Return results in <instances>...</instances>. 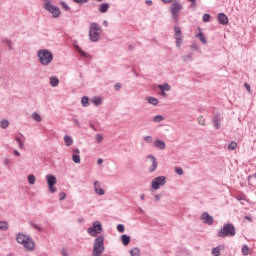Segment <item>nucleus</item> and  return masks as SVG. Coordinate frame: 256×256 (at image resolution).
<instances>
[{
  "mask_svg": "<svg viewBox=\"0 0 256 256\" xmlns=\"http://www.w3.org/2000/svg\"><path fill=\"white\" fill-rule=\"evenodd\" d=\"M95 139H96L97 143H101V141H103V135L96 134Z\"/></svg>",
  "mask_w": 256,
  "mask_h": 256,
  "instance_id": "58836bf2",
  "label": "nucleus"
},
{
  "mask_svg": "<svg viewBox=\"0 0 256 256\" xmlns=\"http://www.w3.org/2000/svg\"><path fill=\"white\" fill-rule=\"evenodd\" d=\"M147 159H150V161L152 163L150 168H149V171H150V173H153V171H155L157 169V159L154 156H151V155H149L147 157Z\"/></svg>",
  "mask_w": 256,
  "mask_h": 256,
  "instance_id": "2eb2a0df",
  "label": "nucleus"
},
{
  "mask_svg": "<svg viewBox=\"0 0 256 256\" xmlns=\"http://www.w3.org/2000/svg\"><path fill=\"white\" fill-rule=\"evenodd\" d=\"M237 231L235 230V226L233 224H227L225 226V236L226 237H235Z\"/></svg>",
  "mask_w": 256,
  "mask_h": 256,
  "instance_id": "9b49d317",
  "label": "nucleus"
},
{
  "mask_svg": "<svg viewBox=\"0 0 256 256\" xmlns=\"http://www.w3.org/2000/svg\"><path fill=\"white\" fill-rule=\"evenodd\" d=\"M14 155H16V157H20V156H21V153H19V151L15 150V151H14Z\"/></svg>",
  "mask_w": 256,
  "mask_h": 256,
  "instance_id": "5fc2aeb1",
  "label": "nucleus"
},
{
  "mask_svg": "<svg viewBox=\"0 0 256 256\" xmlns=\"http://www.w3.org/2000/svg\"><path fill=\"white\" fill-rule=\"evenodd\" d=\"M181 9H183V6H181V4H179L178 2L172 3L170 11L175 23H177V21L179 20V13H181Z\"/></svg>",
  "mask_w": 256,
  "mask_h": 256,
  "instance_id": "0eeeda50",
  "label": "nucleus"
},
{
  "mask_svg": "<svg viewBox=\"0 0 256 256\" xmlns=\"http://www.w3.org/2000/svg\"><path fill=\"white\" fill-rule=\"evenodd\" d=\"M32 227H33L34 229H39V231H41V228H39V227H38L37 225H35V224H33Z\"/></svg>",
  "mask_w": 256,
  "mask_h": 256,
  "instance_id": "bf43d9fd",
  "label": "nucleus"
},
{
  "mask_svg": "<svg viewBox=\"0 0 256 256\" xmlns=\"http://www.w3.org/2000/svg\"><path fill=\"white\" fill-rule=\"evenodd\" d=\"M87 233H89L91 237H97V235H101V233H103V226L101 225V222H93L92 226L87 229Z\"/></svg>",
  "mask_w": 256,
  "mask_h": 256,
  "instance_id": "20e7f679",
  "label": "nucleus"
},
{
  "mask_svg": "<svg viewBox=\"0 0 256 256\" xmlns=\"http://www.w3.org/2000/svg\"><path fill=\"white\" fill-rule=\"evenodd\" d=\"M198 123H199V125H205V118H203V116H199L198 117Z\"/></svg>",
  "mask_w": 256,
  "mask_h": 256,
  "instance_id": "a19ab883",
  "label": "nucleus"
},
{
  "mask_svg": "<svg viewBox=\"0 0 256 256\" xmlns=\"http://www.w3.org/2000/svg\"><path fill=\"white\" fill-rule=\"evenodd\" d=\"M61 5H62V9H63L64 11H69V6L67 5V3L62 2Z\"/></svg>",
  "mask_w": 256,
  "mask_h": 256,
  "instance_id": "49530a36",
  "label": "nucleus"
},
{
  "mask_svg": "<svg viewBox=\"0 0 256 256\" xmlns=\"http://www.w3.org/2000/svg\"><path fill=\"white\" fill-rule=\"evenodd\" d=\"M202 19H203L204 23H209V21L211 19V15L204 14Z\"/></svg>",
  "mask_w": 256,
  "mask_h": 256,
  "instance_id": "c9c22d12",
  "label": "nucleus"
},
{
  "mask_svg": "<svg viewBox=\"0 0 256 256\" xmlns=\"http://www.w3.org/2000/svg\"><path fill=\"white\" fill-rule=\"evenodd\" d=\"M97 164H98V165L103 164V159L99 158V159L97 160Z\"/></svg>",
  "mask_w": 256,
  "mask_h": 256,
  "instance_id": "6e6d98bb",
  "label": "nucleus"
},
{
  "mask_svg": "<svg viewBox=\"0 0 256 256\" xmlns=\"http://www.w3.org/2000/svg\"><path fill=\"white\" fill-rule=\"evenodd\" d=\"M198 31H200L196 37H198V39H200L201 43H203L204 45L207 43V39H205V35L203 34V32H201V28H198Z\"/></svg>",
  "mask_w": 256,
  "mask_h": 256,
  "instance_id": "a211bd4d",
  "label": "nucleus"
},
{
  "mask_svg": "<svg viewBox=\"0 0 256 256\" xmlns=\"http://www.w3.org/2000/svg\"><path fill=\"white\" fill-rule=\"evenodd\" d=\"M160 95H162V97H167V93H165V90H161Z\"/></svg>",
  "mask_w": 256,
  "mask_h": 256,
  "instance_id": "864d4df0",
  "label": "nucleus"
},
{
  "mask_svg": "<svg viewBox=\"0 0 256 256\" xmlns=\"http://www.w3.org/2000/svg\"><path fill=\"white\" fill-rule=\"evenodd\" d=\"M94 191L96 195H105V190L101 188V182L99 181L94 182Z\"/></svg>",
  "mask_w": 256,
  "mask_h": 256,
  "instance_id": "ddd939ff",
  "label": "nucleus"
},
{
  "mask_svg": "<svg viewBox=\"0 0 256 256\" xmlns=\"http://www.w3.org/2000/svg\"><path fill=\"white\" fill-rule=\"evenodd\" d=\"M188 1H190V3H193L195 5L196 0H188Z\"/></svg>",
  "mask_w": 256,
  "mask_h": 256,
  "instance_id": "338daca9",
  "label": "nucleus"
},
{
  "mask_svg": "<svg viewBox=\"0 0 256 256\" xmlns=\"http://www.w3.org/2000/svg\"><path fill=\"white\" fill-rule=\"evenodd\" d=\"M147 101L150 105H159V100L155 97H148Z\"/></svg>",
  "mask_w": 256,
  "mask_h": 256,
  "instance_id": "5701e85b",
  "label": "nucleus"
},
{
  "mask_svg": "<svg viewBox=\"0 0 256 256\" xmlns=\"http://www.w3.org/2000/svg\"><path fill=\"white\" fill-rule=\"evenodd\" d=\"M16 141L19 144L20 149H23V141L20 138H16Z\"/></svg>",
  "mask_w": 256,
  "mask_h": 256,
  "instance_id": "09e8293b",
  "label": "nucleus"
},
{
  "mask_svg": "<svg viewBox=\"0 0 256 256\" xmlns=\"http://www.w3.org/2000/svg\"><path fill=\"white\" fill-rule=\"evenodd\" d=\"M244 87L248 91V93L251 94V86L249 85V83H244Z\"/></svg>",
  "mask_w": 256,
  "mask_h": 256,
  "instance_id": "de8ad7c7",
  "label": "nucleus"
},
{
  "mask_svg": "<svg viewBox=\"0 0 256 256\" xmlns=\"http://www.w3.org/2000/svg\"><path fill=\"white\" fill-rule=\"evenodd\" d=\"M161 91H171V86L168 83L158 85Z\"/></svg>",
  "mask_w": 256,
  "mask_h": 256,
  "instance_id": "412c9836",
  "label": "nucleus"
},
{
  "mask_svg": "<svg viewBox=\"0 0 256 256\" xmlns=\"http://www.w3.org/2000/svg\"><path fill=\"white\" fill-rule=\"evenodd\" d=\"M146 4H147V5H153V1L148 0V1H146Z\"/></svg>",
  "mask_w": 256,
  "mask_h": 256,
  "instance_id": "13d9d810",
  "label": "nucleus"
},
{
  "mask_svg": "<svg viewBox=\"0 0 256 256\" xmlns=\"http://www.w3.org/2000/svg\"><path fill=\"white\" fill-rule=\"evenodd\" d=\"M92 102L94 103V105H101V98H94Z\"/></svg>",
  "mask_w": 256,
  "mask_h": 256,
  "instance_id": "37998d69",
  "label": "nucleus"
},
{
  "mask_svg": "<svg viewBox=\"0 0 256 256\" xmlns=\"http://www.w3.org/2000/svg\"><path fill=\"white\" fill-rule=\"evenodd\" d=\"M76 49H77L78 53L80 55H82V57H87V53H85V51H83L81 48L77 47Z\"/></svg>",
  "mask_w": 256,
  "mask_h": 256,
  "instance_id": "79ce46f5",
  "label": "nucleus"
},
{
  "mask_svg": "<svg viewBox=\"0 0 256 256\" xmlns=\"http://www.w3.org/2000/svg\"><path fill=\"white\" fill-rule=\"evenodd\" d=\"M114 89H115L116 91H119V89H121V84H120V83L115 84V85H114Z\"/></svg>",
  "mask_w": 256,
  "mask_h": 256,
  "instance_id": "603ef678",
  "label": "nucleus"
},
{
  "mask_svg": "<svg viewBox=\"0 0 256 256\" xmlns=\"http://www.w3.org/2000/svg\"><path fill=\"white\" fill-rule=\"evenodd\" d=\"M175 173H177V175H183V168L176 167Z\"/></svg>",
  "mask_w": 256,
  "mask_h": 256,
  "instance_id": "c03bdc74",
  "label": "nucleus"
},
{
  "mask_svg": "<svg viewBox=\"0 0 256 256\" xmlns=\"http://www.w3.org/2000/svg\"><path fill=\"white\" fill-rule=\"evenodd\" d=\"M105 241V238L103 236H99L95 239L94 241V246H93V256H102L103 251H105V245L103 244Z\"/></svg>",
  "mask_w": 256,
  "mask_h": 256,
  "instance_id": "f03ea898",
  "label": "nucleus"
},
{
  "mask_svg": "<svg viewBox=\"0 0 256 256\" xmlns=\"http://www.w3.org/2000/svg\"><path fill=\"white\" fill-rule=\"evenodd\" d=\"M37 55L41 65H49L53 61V53L47 49L39 50Z\"/></svg>",
  "mask_w": 256,
  "mask_h": 256,
  "instance_id": "7ed1b4c3",
  "label": "nucleus"
},
{
  "mask_svg": "<svg viewBox=\"0 0 256 256\" xmlns=\"http://www.w3.org/2000/svg\"><path fill=\"white\" fill-rule=\"evenodd\" d=\"M16 241L20 245H23L27 251H34L35 250V242L29 238V236L25 234H17Z\"/></svg>",
  "mask_w": 256,
  "mask_h": 256,
  "instance_id": "f257e3e1",
  "label": "nucleus"
},
{
  "mask_svg": "<svg viewBox=\"0 0 256 256\" xmlns=\"http://www.w3.org/2000/svg\"><path fill=\"white\" fill-rule=\"evenodd\" d=\"M46 181H47L49 191L51 193H56L57 188L55 187V185H57V177H55L54 175L48 174L46 175Z\"/></svg>",
  "mask_w": 256,
  "mask_h": 256,
  "instance_id": "6e6552de",
  "label": "nucleus"
},
{
  "mask_svg": "<svg viewBox=\"0 0 256 256\" xmlns=\"http://www.w3.org/2000/svg\"><path fill=\"white\" fill-rule=\"evenodd\" d=\"M121 240H122L123 245H125V246H127V245H129V243H131V237H129L125 234L121 236Z\"/></svg>",
  "mask_w": 256,
  "mask_h": 256,
  "instance_id": "6ab92c4d",
  "label": "nucleus"
},
{
  "mask_svg": "<svg viewBox=\"0 0 256 256\" xmlns=\"http://www.w3.org/2000/svg\"><path fill=\"white\" fill-rule=\"evenodd\" d=\"M64 143L66 147H71V145H73V138H71L70 136H65Z\"/></svg>",
  "mask_w": 256,
  "mask_h": 256,
  "instance_id": "aec40b11",
  "label": "nucleus"
},
{
  "mask_svg": "<svg viewBox=\"0 0 256 256\" xmlns=\"http://www.w3.org/2000/svg\"><path fill=\"white\" fill-rule=\"evenodd\" d=\"M218 237H225V226H223V227L220 229V231H219V233H218Z\"/></svg>",
  "mask_w": 256,
  "mask_h": 256,
  "instance_id": "4c0bfd02",
  "label": "nucleus"
},
{
  "mask_svg": "<svg viewBox=\"0 0 256 256\" xmlns=\"http://www.w3.org/2000/svg\"><path fill=\"white\" fill-rule=\"evenodd\" d=\"M140 198H141V200L143 201V199H145V194H142V195L140 196Z\"/></svg>",
  "mask_w": 256,
  "mask_h": 256,
  "instance_id": "69168bd1",
  "label": "nucleus"
},
{
  "mask_svg": "<svg viewBox=\"0 0 256 256\" xmlns=\"http://www.w3.org/2000/svg\"><path fill=\"white\" fill-rule=\"evenodd\" d=\"M174 37L176 39V47H181L183 43V34H181V28L179 26L174 27Z\"/></svg>",
  "mask_w": 256,
  "mask_h": 256,
  "instance_id": "9d476101",
  "label": "nucleus"
},
{
  "mask_svg": "<svg viewBox=\"0 0 256 256\" xmlns=\"http://www.w3.org/2000/svg\"><path fill=\"white\" fill-rule=\"evenodd\" d=\"M154 147L156 149H160V151H164L166 145H165V142H163V140H160V139H156L154 141Z\"/></svg>",
  "mask_w": 256,
  "mask_h": 256,
  "instance_id": "dca6fc26",
  "label": "nucleus"
},
{
  "mask_svg": "<svg viewBox=\"0 0 256 256\" xmlns=\"http://www.w3.org/2000/svg\"><path fill=\"white\" fill-rule=\"evenodd\" d=\"M0 127H2V129H7L9 127V121L8 120H2L0 122Z\"/></svg>",
  "mask_w": 256,
  "mask_h": 256,
  "instance_id": "2f4dec72",
  "label": "nucleus"
},
{
  "mask_svg": "<svg viewBox=\"0 0 256 256\" xmlns=\"http://www.w3.org/2000/svg\"><path fill=\"white\" fill-rule=\"evenodd\" d=\"M225 20H226L225 24L227 25V23H228V18L226 17Z\"/></svg>",
  "mask_w": 256,
  "mask_h": 256,
  "instance_id": "774afa93",
  "label": "nucleus"
},
{
  "mask_svg": "<svg viewBox=\"0 0 256 256\" xmlns=\"http://www.w3.org/2000/svg\"><path fill=\"white\" fill-rule=\"evenodd\" d=\"M163 1V3H171V1H173V0H162Z\"/></svg>",
  "mask_w": 256,
  "mask_h": 256,
  "instance_id": "e2e57ef3",
  "label": "nucleus"
},
{
  "mask_svg": "<svg viewBox=\"0 0 256 256\" xmlns=\"http://www.w3.org/2000/svg\"><path fill=\"white\" fill-rule=\"evenodd\" d=\"M130 255L131 256H141V252L139 251V248H133L130 250Z\"/></svg>",
  "mask_w": 256,
  "mask_h": 256,
  "instance_id": "b1692460",
  "label": "nucleus"
},
{
  "mask_svg": "<svg viewBox=\"0 0 256 256\" xmlns=\"http://www.w3.org/2000/svg\"><path fill=\"white\" fill-rule=\"evenodd\" d=\"M81 103H82L83 107H88L89 106V98L85 97V96L82 97Z\"/></svg>",
  "mask_w": 256,
  "mask_h": 256,
  "instance_id": "7c9ffc66",
  "label": "nucleus"
},
{
  "mask_svg": "<svg viewBox=\"0 0 256 256\" xmlns=\"http://www.w3.org/2000/svg\"><path fill=\"white\" fill-rule=\"evenodd\" d=\"M100 13H107L109 11V3H104L99 5Z\"/></svg>",
  "mask_w": 256,
  "mask_h": 256,
  "instance_id": "f3484780",
  "label": "nucleus"
},
{
  "mask_svg": "<svg viewBox=\"0 0 256 256\" xmlns=\"http://www.w3.org/2000/svg\"><path fill=\"white\" fill-rule=\"evenodd\" d=\"M155 199H156V201H159V199H161V196L160 195H155Z\"/></svg>",
  "mask_w": 256,
  "mask_h": 256,
  "instance_id": "052dcab7",
  "label": "nucleus"
},
{
  "mask_svg": "<svg viewBox=\"0 0 256 256\" xmlns=\"http://www.w3.org/2000/svg\"><path fill=\"white\" fill-rule=\"evenodd\" d=\"M59 197H60V201H63V199H65V197H67V194H65V192H61L59 194Z\"/></svg>",
  "mask_w": 256,
  "mask_h": 256,
  "instance_id": "8fccbe9b",
  "label": "nucleus"
},
{
  "mask_svg": "<svg viewBox=\"0 0 256 256\" xmlns=\"http://www.w3.org/2000/svg\"><path fill=\"white\" fill-rule=\"evenodd\" d=\"M28 183H29L30 185H35V176H34V175L30 174V175L28 176Z\"/></svg>",
  "mask_w": 256,
  "mask_h": 256,
  "instance_id": "473e14b6",
  "label": "nucleus"
},
{
  "mask_svg": "<svg viewBox=\"0 0 256 256\" xmlns=\"http://www.w3.org/2000/svg\"><path fill=\"white\" fill-rule=\"evenodd\" d=\"M101 36V28L99 24L93 23L90 26L89 37L91 41H99V37Z\"/></svg>",
  "mask_w": 256,
  "mask_h": 256,
  "instance_id": "39448f33",
  "label": "nucleus"
},
{
  "mask_svg": "<svg viewBox=\"0 0 256 256\" xmlns=\"http://www.w3.org/2000/svg\"><path fill=\"white\" fill-rule=\"evenodd\" d=\"M1 231H7L9 229V224L7 222H0Z\"/></svg>",
  "mask_w": 256,
  "mask_h": 256,
  "instance_id": "cd10ccee",
  "label": "nucleus"
},
{
  "mask_svg": "<svg viewBox=\"0 0 256 256\" xmlns=\"http://www.w3.org/2000/svg\"><path fill=\"white\" fill-rule=\"evenodd\" d=\"M117 231H118L119 233H124V232H125V226H124L123 224H119V225L117 226Z\"/></svg>",
  "mask_w": 256,
  "mask_h": 256,
  "instance_id": "e433bc0d",
  "label": "nucleus"
},
{
  "mask_svg": "<svg viewBox=\"0 0 256 256\" xmlns=\"http://www.w3.org/2000/svg\"><path fill=\"white\" fill-rule=\"evenodd\" d=\"M74 3H78L79 5H83V3H89V0H73Z\"/></svg>",
  "mask_w": 256,
  "mask_h": 256,
  "instance_id": "a18cd8bd",
  "label": "nucleus"
},
{
  "mask_svg": "<svg viewBox=\"0 0 256 256\" xmlns=\"http://www.w3.org/2000/svg\"><path fill=\"white\" fill-rule=\"evenodd\" d=\"M44 8L55 18L61 15V10H59L58 7L52 5L50 0H46Z\"/></svg>",
  "mask_w": 256,
  "mask_h": 256,
  "instance_id": "423d86ee",
  "label": "nucleus"
},
{
  "mask_svg": "<svg viewBox=\"0 0 256 256\" xmlns=\"http://www.w3.org/2000/svg\"><path fill=\"white\" fill-rule=\"evenodd\" d=\"M61 254H62L63 256H67V250H62V251H61Z\"/></svg>",
  "mask_w": 256,
  "mask_h": 256,
  "instance_id": "4d7b16f0",
  "label": "nucleus"
},
{
  "mask_svg": "<svg viewBox=\"0 0 256 256\" xmlns=\"http://www.w3.org/2000/svg\"><path fill=\"white\" fill-rule=\"evenodd\" d=\"M50 85H51V87H57V85H59V78L51 77L50 78Z\"/></svg>",
  "mask_w": 256,
  "mask_h": 256,
  "instance_id": "4be33fe9",
  "label": "nucleus"
},
{
  "mask_svg": "<svg viewBox=\"0 0 256 256\" xmlns=\"http://www.w3.org/2000/svg\"><path fill=\"white\" fill-rule=\"evenodd\" d=\"M32 119H33L34 121H37L38 123H41V115H39V113H37V112H34V113L32 114Z\"/></svg>",
  "mask_w": 256,
  "mask_h": 256,
  "instance_id": "a878e982",
  "label": "nucleus"
},
{
  "mask_svg": "<svg viewBox=\"0 0 256 256\" xmlns=\"http://www.w3.org/2000/svg\"><path fill=\"white\" fill-rule=\"evenodd\" d=\"M218 21L221 25H225V14L224 13L218 14Z\"/></svg>",
  "mask_w": 256,
  "mask_h": 256,
  "instance_id": "393cba45",
  "label": "nucleus"
},
{
  "mask_svg": "<svg viewBox=\"0 0 256 256\" xmlns=\"http://www.w3.org/2000/svg\"><path fill=\"white\" fill-rule=\"evenodd\" d=\"M167 181L165 180L164 176L156 177L155 179L152 180L151 187L152 189H159V187L165 185Z\"/></svg>",
  "mask_w": 256,
  "mask_h": 256,
  "instance_id": "1a4fd4ad",
  "label": "nucleus"
},
{
  "mask_svg": "<svg viewBox=\"0 0 256 256\" xmlns=\"http://www.w3.org/2000/svg\"><path fill=\"white\" fill-rule=\"evenodd\" d=\"M212 255H214V256H220L221 255V250L219 249V247H216L212 250Z\"/></svg>",
  "mask_w": 256,
  "mask_h": 256,
  "instance_id": "72a5a7b5",
  "label": "nucleus"
},
{
  "mask_svg": "<svg viewBox=\"0 0 256 256\" xmlns=\"http://www.w3.org/2000/svg\"><path fill=\"white\" fill-rule=\"evenodd\" d=\"M72 153H73V155H79L80 153H81V151H79V149H73L72 150Z\"/></svg>",
  "mask_w": 256,
  "mask_h": 256,
  "instance_id": "3c124183",
  "label": "nucleus"
},
{
  "mask_svg": "<svg viewBox=\"0 0 256 256\" xmlns=\"http://www.w3.org/2000/svg\"><path fill=\"white\" fill-rule=\"evenodd\" d=\"M242 253H243V255H245V256L249 255V246L244 245V246L242 247Z\"/></svg>",
  "mask_w": 256,
  "mask_h": 256,
  "instance_id": "f704fd0d",
  "label": "nucleus"
},
{
  "mask_svg": "<svg viewBox=\"0 0 256 256\" xmlns=\"http://www.w3.org/2000/svg\"><path fill=\"white\" fill-rule=\"evenodd\" d=\"M72 161H74L75 163H81V156L79 154H73Z\"/></svg>",
  "mask_w": 256,
  "mask_h": 256,
  "instance_id": "bb28decb",
  "label": "nucleus"
},
{
  "mask_svg": "<svg viewBox=\"0 0 256 256\" xmlns=\"http://www.w3.org/2000/svg\"><path fill=\"white\" fill-rule=\"evenodd\" d=\"M201 220L203 221V223H205L206 225H212L213 224V216L209 215V213L204 212L201 214Z\"/></svg>",
  "mask_w": 256,
  "mask_h": 256,
  "instance_id": "f8f14e48",
  "label": "nucleus"
},
{
  "mask_svg": "<svg viewBox=\"0 0 256 256\" xmlns=\"http://www.w3.org/2000/svg\"><path fill=\"white\" fill-rule=\"evenodd\" d=\"M220 121H223V116L219 114H215L213 117V123H214L215 129H219L221 127Z\"/></svg>",
  "mask_w": 256,
  "mask_h": 256,
  "instance_id": "4468645a",
  "label": "nucleus"
},
{
  "mask_svg": "<svg viewBox=\"0 0 256 256\" xmlns=\"http://www.w3.org/2000/svg\"><path fill=\"white\" fill-rule=\"evenodd\" d=\"M165 118L161 115H157L155 116L152 121H154V123H161V121H163Z\"/></svg>",
  "mask_w": 256,
  "mask_h": 256,
  "instance_id": "c756f323",
  "label": "nucleus"
},
{
  "mask_svg": "<svg viewBox=\"0 0 256 256\" xmlns=\"http://www.w3.org/2000/svg\"><path fill=\"white\" fill-rule=\"evenodd\" d=\"M103 25H104L105 27H108L109 23H108L107 21H104V22H103Z\"/></svg>",
  "mask_w": 256,
  "mask_h": 256,
  "instance_id": "0e129e2a",
  "label": "nucleus"
},
{
  "mask_svg": "<svg viewBox=\"0 0 256 256\" xmlns=\"http://www.w3.org/2000/svg\"><path fill=\"white\" fill-rule=\"evenodd\" d=\"M145 143H153V137L151 136H145L144 137Z\"/></svg>",
  "mask_w": 256,
  "mask_h": 256,
  "instance_id": "ea45409f",
  "label": "nucleus"
},
{
  "mask_svg": "<svg viewBox=\"0 0 256 256\" xmlns=\"http://www.w3.org/2000/svg\"><path fill=\"white\" fill-rule=\"evenodd\" d=\"M228 149L230 151H235V149H237V142L232 141L230 144H228Z\"/></svg>",
  "mask_w": 256,
  "mask_h": 256,
  "instance_id": "c85d7f7f",
  "label": "nucleus"
},
{
  "mask_svg": "<svg viewBox=\"0 0 256 256\" xmlns=\"http://www.w3.org/2000/svg\"><path fill=\"white\" fill-rule=\"evenodd\" d=\"M245 219L247 220V221H253L252 219H251V217H249V216H245Z\"/></svg>",
  "mask_w": 256,
  "mask_h": 256,
  "instance_id": "680f3d73",
  "label": "nucleus"
}]
</instances>
